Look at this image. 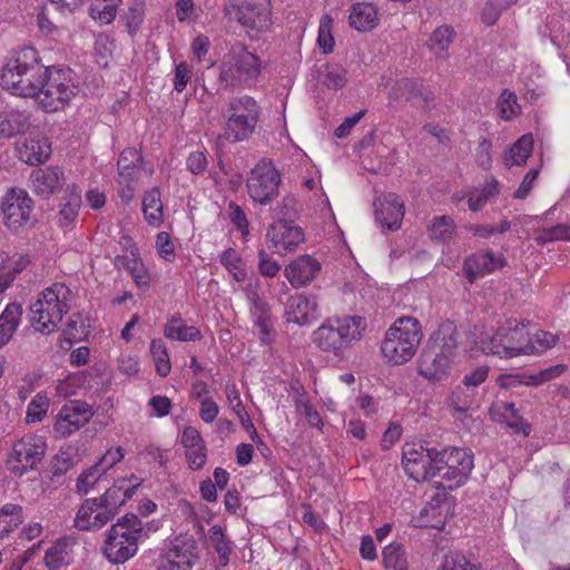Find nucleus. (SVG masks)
<instances>
[{"label": "nucleus", "instance_id": "4c0bfd02", "mask_svg": "<svg viewBox=\"0 0 570 570\" xmlns=\"http://www.w3.org/2000/svg\"><path fill=\"white\" fill-rule=\"evenodd\" d=\"M22 307L17 303L8 304L0 315V347L11 340L20 323Z\"/></svg>", "mask_w": 570, "mask_h": 570}, {"label": "nucleus", "instance_id": "f03ea898", "mask_svg": "<svg viewBox=\"0 0 570 570\" xmlns=\"http://www.w3.org/2000/svg\"><path fill=\"white\" fill-rule=\"evenodd\" d=\"M263 70L262 59L245 45H233L219 65L218 81L224 88H250Z\"/></svg>", "mask_w": 570, "mask_h": 570}, {"label": "nucleus", "instance_id": "f257e3e1", "mask_svg": "<svg viewBox=\"0 0 570 570\" xmlns=\"http://www.w3.org/2000/svg\"><path fill=\"white\" fill-rule=\"evenodd\" d=\"M48 67L41 63L33 47H23L12 53L2 67L1 87L14 96L37 98L43 89Z\"/></svg>", "mask_w": 570, "mask_h": 570}, {"label": "nucleus", "instance_id": "aec40b11", "mask_svg": "<svg viewBox=\"0 0 570 570\" xmlns=\"http://www.w3.org/2000/svg\"><path fill=\"white\" fill-rule=\"evenodd\" d=\"M390 97L394 100H405L413 105L426 106L433 101L434 94L422 79L402 78L391 88Z\"/></svg>", "mask_w": 570, "mask_h": 570}, {"label": "nucleus", "instance_id": "39448f33", "mask_svg": "<svg viewBox=\"0 0 570 570\" xmlns=\"http://www.w3.org/2000/svg\"><path fill=\"white\" fill-rule=\"evenodd\" d=\"M421 340L420 322L411 316L399 317L385 334L382 354L393 364H403L415 355Z\"/></svg>", "mask_w": 570, "mask_h": 570}, {"label": "nucleus", "instance_id": "ea45409f", "mask_svg": "<svg viewBox=\"0 0 570 570\" xmlns=\"http://www.w3.org/2000/svg\"><path fill=\"white\" fill-rule=\"evenodd\" d=\"M132 497V488H129L126 478L119 479L108 488L105 493L99 498L106 507L114 511H118L128 499Z\"/></svg>", "mask_w": 570, "mask_h": 570}, {"label": "nucleus", "instance_id": "9d476101", "mask_svg": "<svg viewBox=\"0 0 570 570\" xmlns=\"http://www.w3.org/2000/svg\"><path fill=\"white\" fill-rule=\"evenodd\" d=\"M281 175L273 163L262 159L249 171L246 188L253 202L259 205H268L279 194Z\"/></svg>", "mask_w": 570, "mask_h": 570}, {"label": "nucleus", "instance_id": "0eeeda50", "mask_svg": "<svg viewBox=\"0 0 570 570\" xmlns=\"http://www.w3.org/2000/svg\"><path fill=\"white\" fill-rule=\"evenodd\" d=\"M259 114L261 108L253 97L244 95L232 98L224 112L225 127L222 137L232 144L249 139Z\"/></svg>", "mask_w": 570, "mask_h": 570}, {"label": "nucleus", "instance_id": "72a5a7b5", "mask_svg": "<svg viewBox=\"0 0 570 570\" xmlns=\"http://www.w3.org/2000/svg\"><path fill=\"white\" fill-rule=\"evenodd\" d=\"M164 335L170 341L194 342L202 338L200 331L193 325H187L179 314L168 317L164 325Z\"/></svg>", "mask_w": 570, "mask_h": 570}, {"label": "nucleus", "instance_id": "0e129e2a", "mask_svg": "<svg viewBox=\"0 0 570 570\" xmlns=\"http://www.w3.org/2000/svg\"><path fill=\"white\" fill-rule=\"evenodd\" d=\"M145 13V0H131L128 7V11L125 14L126 24L134 33L137 31L144 20Z\"/></svg>", "mask_w": 570, "mask_h": 570}, {"label": "nucleus", "instance_id": "864d4df0", "mask_svg": "<svg viewBox=\"0 0 570 570\" xmlns=\"http://www.w3.org/2000/svg\"><path fill=\"white\" fill-rule=\"evenodd\" d=\"M89 331L86 321L80 314H72L67 322L63 331L65 340L71 345L73 342H79L87 337Z\"/></svg>", "mask_w": 570, "mask_h": 570}, {"label": "nucleus", "instance_id": "cd10ccee", "mask_svg": "<svg viewBox=\"0 0 570 570\" xmlns=\"http://www.w3.org/2000/svg\"><path fill=\"white\" fill-rule=\"evenodd\" d=\"M247 298L250 304V315L254 325L258 328L261 340L266 343L273 327L271 323L269 305L259 296L256 289L248 288Z\"/></svg>", "mask_w": 570, "mask_h": 570}, {"label": "nucleus", "instance_id": "37998d69", "mask_svg": "<svg viewBox=\"0 0 570 570\" xmlns=\"http://www.w3.org/2000/svg\"><path fill=\"white\" fill-rule=\"evenodd\" d=\"M533 148V139L531 135L520 137L504 155L507 166H522L530 157Z\"/></svg>", "mask_w": 570, "mask_h": 570}, {"label": "nucleus", "instance_id": "1a4fd4ad", "mask_svg": "<svg viewBox=\"0 0 570 570\" xmlns=\"http://www.w3.org/2000/svg\"><path fill=\"white\" fill-rule=\"evenodd\" d=\"M223 11L225 17L236 20L248 32H255L252 38L272 24L269 0H228Z\"/></svg>", "mask_w": 570, "mask_h": 570}, {"label": "nucleus", "instance_id": "9b49d317", "mask_svg": "<svg viewBox=\"0 0 570 570\" xmlns=\"http://www.w3.org/2000/svg\"><path fill=\"white\" fill-rule=\"evenodd\" d=\"M47 443L42 436L28 434L13 443L8 459L10 471L16 476H22L37 468L45 456Z\"/></svg>", "mask_w": 570, "mask_h": 570}, {"label": "nucleus", "instance_id": "b1692460", "mask_svg": "<svg viewBox=\"0 0 570 570\" xmlns=\"http://www.w3.org/2000/svg\"><path fill=\"white\" fill-rule=\"evenodd\" d=\"M504 258L501 255H494L492 252H479L464 259L463 275L473 283L476 278L502 267Z\"/></svg>", "mask_w": 570, "mask_h": 570}, {"label": "nucleus", "instance_id": "7ed1b4c3", "mask_svg": "<svg viewBox=\"0 0 570 570\" xmlns=\"http://www.w3.org/2000/svg\"><path fill=\"white\" fill-rule=\"evenodd\" d=\"M71 291L62 283L47 287L30 305L31 325L41 334L53 333L65 314L69 312Z\"/></svg>", "mask_w": 570, "mask_h": 570}, {"label": "nucleus", "instance_id": "774afa93", "mask_svg": "<svg viewBox=\"0 0 570 570\" xmlns=\"http://www.w3.org/2000/svg\"><path fill=\"white\" fill-rule=\"evenodd\" d=\"M440 570H480L470 562L463 554L449 553L444 557Z\"/></svg>", "mask_w": 570, "mask_h": 570}, {"label": "nucleus", "instance_id": "a19ab883", "mask_svg": "<svg viewBox=\"0 0 570 570\" xmlns=\"http://www.w3.org/2000/svg\"><path fill=\"white\" fill-rule=\"evenodd\" d=\"M454 220L446 215L435 216L429 225V236L434 243H449L455 236Z\"/></svg>", "mask_w": 570, "mask_h": 570}, {"label": "nucleus", "instance_id": "603ef678", "mask_svg": "<svg viewBox=\"0 0 570 570\" xmlns=\"http://www.w3.org/2000/svg\"><path fill=\"white\" fill-rule=\"evenodd\" d=\"M150 353L156 365L157 374L166 377L170 372L171 365L165 343L160 338L153 340L150 343Z\"/></svg>", "mask_w": 570, "mask_h": 570}, {"label": "nucleus", "instance_id": "6e6552de", "mask_svg": "<svg viewBox=\"0 0 570 570\" xmlns=\"http://www.w3.org/2000/svg\"><path fill=\"white\" fill-rule=\"evenodd\" d=\"M79 92L76 72L67 67H48L39 105L47 112L58 111Z\"/></svg>", "mask_w": 570, "mask_h": 570}, {"label": "nucleus", "instance_id": "680f3d73", "mask_svg": "<svg viewBox=\"0 0 570 570\" xmlns=\"http://www.w3.org/2000/svg\"><path fill=\"white\" fill-rule=\"evenodd\" d=\"M228 216L235 228L240 232L244 239L249 235V222L244 209L235 202L228 204Z\"/></svg>", "mask_w": 570, "mask_h": 570}, {"label": "nucleus", "instance_id": "4be33fe9", "mask_svg": "<svg viewBox=\"0 0 570 570\" xmlns=\"http://www.w3.org/2000/svg\"><path fill=\"white\" fill-rule=\"evenodd\" d=\"M328 321L345 351L361 341L366 328V320L358 315L333 316Z\"/></svg>", "mask_w": 570, "mask_h": 570}, {"label": "nucleus", "instance_id": "052dcab7", "mask_svg": "<svg viewBox=\"0 0 570 570\" xmlns=\"http://www.w3.org/2000/svg\"><path fill=\"white\" fill-rule=\"evenodd\" d=\"M104 472L99 469V465H92L85 472H82L77 480V491L80 495H86L94 488L95 484L99 483Z\"/></svg>", "mask_w": 570, "mask_h": 570}, {"label": "nucleus", "instance_id": "4468645a", "mask_svg": "<svg viewBox=\"0 0 570 570\" xmlns=\"http://www.w3.org/2000/svg\"><path fill=\"white\" fill-rule=\"evenodd\" d=\"M33 200L22 188H10L1 203V214L4 225L17 232L31 219Z\"/></svg>", "mask_w": 570, "mask_h": 570}, {"label": "nucleus", "instance_id": "338daca9", "mask_svg": "<svg viewBox=\"0 0 570 570\" xmlns=\"http://www.w3.org/2000/svg\"><path fill=\"white\" fill-rule=\"evenodd\" d=\"M295 199L291 196H286L282 199L275 208H273V217L276 222H289L296 217L297 210L295 208Z\"/></svg>", "mask_w": 570, "mask_h": 570}, {"label": "nucleus", "instance_id": "f3484780", "mask_svg": "<svg viewBox=\"0 0 570 570\" xmlns=\"http://www.w3.org/2000/svg\"><path fill=\"white\" fill-rule=\"evenodd\" d=\"M266 238L275 253L286 255L296 250L304 242V232L293 223L275 222L268 227Z\"/></svg>", "mask_w": 570, "mask_h": 570}, {"label": "nucleus", "instance_id": "13d9d810", "mask_svg": "<svg viewBox=\"0 0 570 570\" xmlns=\"http://www.w3.org/2000/svg\"><path fill=\"white\" fill-rule=\"evenodd\" d=\"M500 116L504 120H510L520 112V106L517 101V96L509 89H504L498 100Z\"/></svg>", "mask_w": 570, "mask_h": 570}, {"label": "nucleus", "instance_id": "ddd939ff", "mask_svg": "<svg viewBox=\"0 0 570 570\" xmlns=\"http://www.w3.org/2000/svg\"><path fill=\"white\" fill-rule=\"evenodd\" d=\"M438 449L421 444L406 443L403 448L402 464L405 473L413 480L434 483V453Z\"/></svg>", "mask_w": 570, "mask_h": 570}, {"label": "nucleus", "instance_id": "6ab92c4d", "mask_svg": "<svg viewBox=\"0 0 570 570\" xmlns=\"http://www.w3.org/2000/svg\"><path fill=\"white\" fill-rule=\"evenodd\" d=\"M500 335L504 337V346L508 348L510 358L517 355H530V330L523 322L508 320L500 326Z\"/></svg>", "mask_w": 570, "mask_h": 570}, {"label": "nucleus", "instance_id": "3c124183", "mask_svg": "<svg viewBox=\"0 0 570 570\" xmlns=\"http://www.w3.org/2000/svg\"><path fill=\"white\" fill-rule=\"evenodd\" d=\"M120 2L121 0H94L89 8L90 16L101 23H110L116 18Z\"/></svg>", "mask_w": 570, "mask_h": 570}, {"label": "nucleus", "instance_id": "473e14b6", "mask_svg": "<svg viewBox=\"0 0 570 570\" xmlns=\"http://www.w3.org/2000/svg\"><path fill=\"white\" fill-rule=\"evenodd\" d=\"M338 337L327 318L313 332L312 342L325 353L342 356L345 350Z\"/></svg>", "mask_w": 570, "mask_h": 570}, {"label": "nucleus", "instance_id": "58836bf2", "mask_svg": "<svg viewBox=\"0 0 570 570\" xmlns=\"http://www.w3.org/2000/svg\"><path fill=\"white\" fill-rule=\"evenodd\" d=\"M22 307L17 303L8 304L0 315V347L11 340L20 323Z\"/></svg>", "mask_w": 570, "mask_h": 570}, {"label": "nucleus", "instance_id": "5fc2aeb1", "mask_svg": "<svg viewBox=\"0 0 570 570\" xmlns=\"http://www.w3.org/2000/svg\"><path fill=\"white\" fill-rule=\"evenodd\" d=\"M49 407V399L46 394L38 393L27 406L26 422L38 423L46 416Z\"/></svg>", "mask_w": 570, "mask_h": 570}, {"label": "nucleus", "instance_id": "2eb2a0df", "mask_svg": "<svg viewBox=\"0 0 570 570\" xmlns=\"http://www.w3.org/2000/svg\"><path fill=\"white\" fill-rule=\"evenodd\" d=\"M92 416L94 410L88 403L70 401L59 411L53 430L61 436H68L86 425Z\"/></svg>", "mask_w": 570, "mask_h": 570}, {"label": "nucleus", "instance_id": "f8f14e48", "mask_svg": "<svg viewBox=\"0 0 570 570\" xmlns=\"http://www.w3.org/2000/svg\"><path fill=\"white\" fill-rule=\"evenodd\" d=\"M198 560L197 542L191 537H177L163 549L157 570H190Z\"/></svg>", "mask_w": 570, "mask_h": 570}, {"label": "nucleus", "instance_id": "09e8293b", "mask_svg": "<svg viewBox=\"0 0 570 570\" xmlns=\"http://www.w3.org/2000/svg\"><path fill=\"white\" fill-rule=\"evenodd\" d=\"M220 264L232 274L236 282H244L247 278L246 269L240 256L234 248L225 249L219 257Z\"/></svg>", "mask_w": 570, "mask_h": 570}, {"label": "nucleus", "instance_id": "5701e85b", "mask_svg": "<svg viewBox=\"0 0 570 570\" xmlns=\"http://www.w3.org/2000/svg\"><path fill=\"white\" fill-rule=\"evenodd\" d=\"M321 271V263L311 255H301L285 266L284 275L294 288L309 284Z\"/></svg>", "mask_w": 570, "mask_h": 570}, {"label": "nucleus", "instance_id": "c03bdc74", "mask_svg": "<svg viewBox=\"0 0 570 570\" xmlns=\"http://www.w3.org/2000/svg\"><path fill=\"white\" fill-rule=\"evenodd\" d=\"M490 415L494 421L505 423L511 429H518L521 422L519 411L512 402H494L490 409Z\"/></svg>", "mask_w": 570, "mask_h": 570}, {"label": "nucleus", "instance_id": "a211bd4d", "mask_svg": "<svg viewBox=\"0 0 570 570\" xmlns=\"http://www.w3.org/2000/svg\"><path fill=\"white\" fill-rule=\"evenodd\" d=\"M377 224L389 230H397L404 217V203L394 193L384 194L374 202Z\"/></svg>", "mask_w": 570, "mask_h": 570}, {"label": "nucleus", "instance_id": "a878e982", "mask_svg": "<svg viewBox=\"0 0 570 570\" xmlns=\"http://www.w3.org/2000/svg\"><path fill=\"white\" fill-rule=\"evenodd\" d=\"M17 154L21 161L29 165H38L49 158L51 147L47 138L40 134H31L17 142Z\"/></svg>", "mask_w": 570, "mask_h": 570}, {"label": "nucleus", "instance_id": "bf43d9fd", "mask_svg": "<svg viewBox=\"0 0 570 570\" xmlns=\"http://www.w3.org/2000/svg\"><path fill=\"white\" fill-rule=\"evenodd\" d=\"M332 23L333 19L328 14L323 16L320 21L317 43L324 53H331L334 49Z\"/></svg>", "mask_w": 570, "mask_h": 570}, {"label": "nucleus", "instance_id": "de8ad7c7", "mask_svg": "<svg viewBox=\"0 0 570 570\" xmlns=\"http://www.w3.org/2000/svg\"><path fill=\"white\" fill-rule=\"evenodd\" d=\"M453 39V28L450 26H441L436 28L431 35L429 47L438 57L444 58Z\"/></svg>", "mask_w": 570, "mask_h": 570}, {"label": "nucleus", "instance_id": "2f4dec72", "mask_svg": "<svg viewBox=\"0 0 570 570\" xmlns=\"http://www.w3.org/2000/svg\"><path fill=\"white\" fill-rule=\"evenodd\" d=\"M142 165V156L136 148H126L118 158V175L120 185L137 181V174Z\"/></svg>", "mask_w": 570, "mask_h": 570}, {"label": "nucleus", "instance_id": "bb28decb", "mask_svg": "<svg viewBox=\"0 0 570 570\" xmlns=\"http://www.w3.org/2000/svg\"><path fill=\"white\" fill-rule=\"evenodd\" d=\"M317 303L314 297L304 295L291 296L286 303L285 317L287 322L307 325L316 318Z\"/></svg>", "mask_w": 570, "mask_h": 570}, {"label": "nucleus", "instance_id": "393cba45", "mask_svg": "<svg viewBox=\"0 0 570 570\" xmlns=\"http://www.w3.org/2000/svg\"><path fill=\"white\" fill-rule=\"evenodd\" d=\"M426 345L453 361L459 347V332L455 324L450 321L441 323L429 337Z\"/></svg>", "mask_w": 570, "mask_h": 570}, {"label": "nucleus", "instance_id": "e2e57ef3", "mask_svg": "<svg viewBox=\"0 0 570 570\" xmlns=\"http://www.w3.org/2000/svg\"><path fill=\"white\" fill-rule=\"evenodd\" d=\"M558 337L549 332L535 330L530 332V346L532 354L542 353L557 343Z\"/></svg>", "mask_w": 570, "mask_h": 570}, {"label": "nucleus", "instance_id": "f704fd0d", "mask_svg": "<svg viewBox=\"0 0 570 570\" xmlns=\"http://www.w3.org/2000/svg\"><path fill=\"white\" fill-rule=\"evenodd\" d=\"M29 115L20 110L0 112V137L11 138L29 128Z\"/></svg>", "mask_w": 570, "mask_h": 570}, {"label": "nucleus", "instance_id": "c756f323", "mask_svg": "<svg viewBox=\"0 0 570 570\" xmlns=\"http://www.w3.org/2000/svg\"><path fill=\"white\" fill-rule=\"evenodd\" d=\"M76 539L70 535H65L57 539L45 553V566L48 570H58L66 567L71 561L72 548Z\"/></svg>", "mask_w": 570, "mask_h": 570}, {"label": "nucleus", "instance_id": "dca6fc26", "mask_svg": "<svg viewBox=\"0 0 570 570\" xmlns=\"http://www.w3.org/2000/svg\"><path fill=\"white\" fill-rule=\"evenodd\" d=\"M116 511L98 499H86L77 511L73 524L81 531H97L116 515Z\"/></svg>", "mask_w": 570, "mask_h": 570}, {"label": "nucleus", "instance_id": "c85d7f7f", "mask_svg": "<svg viewBox=\"0 0 570 570\" xmlns=\"http://www.w3.org/2000/svg\"><path fill=\"white\" fill-rule=\"evenodd\" d=\"M452 362L426 345L421 354L420 374L430 381L440 380L446 374Z\"/></svg>", "mask_w": 570, "mask_h": 570}, {"label": "nucleus", "instance_id": "e433bc0d", "mask_svg": "<svg viewBox=\"0 0 570 570\" xmlns=\"http://www.w3.org/2000/svg\"><path fill=\"white\" fill-rule=\"evenodd\" d=\"M142 213L147 223L153 227H159L164 222L163 202L160 190L157 187L147 190L142 198Z\"/></svg>", "mask_w": 570, "mask_h": 570}, {"label": "nucleus", "instance_id": "c9c22d12", "mask_svg": "<svg viewBox=\"0 0 570 570\" xmlns=\"http://www.w3.org/2000/svg\"><path fill=\"white\" fill-rule=\"evenodd\" d=\"M80 205L81 190L76 185L67 186L59 212V224L61 226L71 225L78 216Z\"/></svg>", "mask_w": 570, "mask_h": 570}, {"label": "nucleus", "instance_id": "4d7b16f0", "mask_svg": "<svg viewBox=\"0 0 570 570\" xmlns=\"http://www.w3.org/2000/svg\"><path fill=\"white\" fill-rule=\"evenodd\" d=\"M514 0H489L481 13V19L487 26H493L503 11L510 8Z\"/></svg>", "mask_w": 570, "mask_h": 570}, {"label": "nucleus", "instance_id": "69168bd1", "mask_svg": "<svg viewBox=\"0 0 570 570\" xmlns=\"http://www.w3.org/2000/svg\"><path fill=\"white\" fill-rule=\"evenodd\" d=\"M538 242L540 244H546L549 242L557 240H566L570 242V225L568 224H558L549 228L542 229L540 235L538 236Z\"/></svg>", "mask_w": 570, "mask_h": 570}, {"label": "nucleus", "instance_id": "49530a36", "mask_svg": "<svg viewBox=\"0 0 570 570\" xmlns=\"http://www.w3.org/2000/svg\"><path fill=\"white\" fill-rule=\"evenodd\" d=\"M209 533L213 548L218 554L219 564L226 567L232 554V541L227 539L220 525L210 527Z\"/></svg>", "mask_w": 570, "mask_h": 570}, {"label": "nucleus", "instance_id": "79ce46f5", "mask_svg": "<svg viewBox=\"0 0 570 570\" xmlns=\"http://www.w3.org/2000/svg\"><path fill=\"white\" fill-rule=\"evenodd\" d=\"M383 568L385 570H410L405 548L401 543H390L382 551Z\"/></svg>", "mask_w": 570, "mask_h": 570}, {"label": "nucleus", "instance_id": "8fccbe9b", "mask_svg": "<svg viewBox=\"0 0 570 570\" xmlns=\"http://www.w3.org/2000/svg\"><path fill=\"white\" fill-rule=\"evenodd\" d=\"M321 82L328 89H342L347 82V70L338 65H326L320 73Z\"/></svg>", "mask_w": 570, "mask_h": 570}, {"label": "nucleus", "instance_id": "a18cd8bd", "mask_svg": "<svg viewBox=\"0 0 570 570\" xmlns=\"http://www.w3.org/2000/svg\"><path fill=\"white\" fill-rule=\"evenodd\" d=\"M23 522V509L19 504L7 503L0 508V538H3Z\"/></svg>", "mask_w": 570, "mask_h": 570}, {"label": "nucleus", "instance_id": "423d86ee", "mask_svg": "<svg viewBox=\"0 0 570 570\" xmlns=\"http://www.w3.org/2000/svg\"><path fill=\"white\" fill-rule=\"evenodd\" d=\"M474 466L473 453L461 448H444L434 453V487L453 490L463 485Z\"/></svg>", "mask_w": 570, "mask_h": 570}, {"label": "nucleus", "instance_id": "6e6d98bb", "mask_svg": "<svg viewBox=\"0 0 570 570\" xmlns=\"http://www.w3.org/2000/svg\"><path fill=\"white\" fill-rule=\"evenodd\" d=\"M504 345V337L500 335V327L493 335L487 336L480 341V350L484 354L510 358L508 348Z\"/></svg>", "mask_w": 570, "mask_h": 570}, {"label": "nucleus", "instance_id": "7c9ffc66", "mask_svg": "<svg viewBox=\"0 0 570 570\" xmlns=\"http://www.w3.org/2000/svg\"><path fill=\"white\" fill-rule=\"evenodd\" d=\"M348 23L357 31H371L379 23L376 7L370 2H357L353 4L348 16Z\"/></svg>", "mask_w": 570, "mask_h": 570}, {"label": "nucleus", "instance_id": "20e7f679", "mask_svg": "<svg viewBox=\"0 0 570 570\" xmlns=\"http://www.w3.org/2000/svg\"><path fill=\"white\" fill-rule=\"evenodd\" d=\"M144 537L142 521L132 513L119 518L107 532L104 554L114 564H122L138 551V543Z\"/></svg>", "mask_w": 570, "mask_h": 570}, {"label": "nucleus", "instance_id": "412c9836", "mask_svg": "<svg viewBox=\"0 0 570 570\" xmlns=\"http://www.w3.org/2000/svg\"><path fill=\"white\" fill-rule=\"evenodd\" d=\"M65 183L63 170L58 166L33 169L29 177L30 188L43 198H48L59 191Z\"/></svg>", "mask_w": 570, "mask_h": 570}]
</instances>
